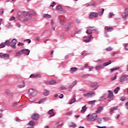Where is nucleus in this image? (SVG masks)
<instances>
[{
  "mask_svg": "<svg viewBox=\"0 0 128 128\" xmlns=\"http://www.w3.org/2000/svg\"><path fill=\"white\" fill-rule=\"evenodd\" d=\"M86 116L88 122H94L98 118V115L96 113H94L92 114H89Z\"/></svg>",
  "mask_w": 128,
  "mask_h": 128,
  "instance_id": "1",
  "label": "nucleus"
},
{
  "mask_svg": "<svg viewBox=\"0 0 128 128\" xmlns=\"http://www.w3.org/2000/svg\"><path fill=\"white\" fill-rule=\"evenodd\" d=\"M23 16H24L25 18L23 19V22H26L28 20H32V16L28 14V12H23Z\"/></svg>",
  "mask_w": 128,
  "mask_h": 128,
  "instance_id": "2",
  "label": "nucleus"
},
{
  "mask_svg": "<svg viewBox=\"0 0 128 128\" xmlns=\"http://www.w3.org/2000/svg\"><path fill=\"white\" fill-rule=\"evenodd\" d=\"M96 96V92L94 91H92V92H88L86 94H84V98H92L93 96Z\"/></svg>",
  "mask_w": 128,
  "mask_h": 128,
  "instance_id": "3",
  "label": "nucleus"
},
{
  "mask_svg": "<svg viewBox=\"0 0 128 128\" xmlns=\"http://www.w3.org/2000/svg\"><path fill=\"white\" fill-rule=\"evenodd\" d=\"M88 30L86 32V34H92L93 30H98V29L96 28V27L92 26H88L87 28Z\"/></svg>",
  "mask_w": 128,
  "mask_h": 128,
  "instance_id": "4",
  "label": "nucleus"
},
{
  "mask_svg": "<svg viewBox=\"0 0 128 128\" xmlns=\"http://www.w3.org/2000/svg\"><path fill=\"white\" fill-rule=\"evenodd\" d=\"M128 75L126 74H123L120 78V82H126V80H128Z\"/></svg>",
  "mask_w": 128,
  "mask_h": 128,
  "instance_id": "5",
  "label": "nucleus"
},
{
  "mask_svg": "<svg viewBox=\"0 0 128 128\" xmlns=\"http://www.w3.org/2000/svg\"><path fill=\"white\" fill-rule=\"evenodd\" d=\"M90 86L91 88H96L94 89V90H96V88L100 87V85H98V82H92L90 84Z\"/></svg>",
  "mask_w": 128,
  "mask_h": 128,
  "instance_id": "6",
  "label": "nucleus"
},
{
  "mask_svg": "<svg viewBox=\"0 0 128 128\" xmlns=\"http://www.w3.org/2000/svg\"><path fill=\"white\" fill-rule=\"evenodd\" d=\"M16 42H18V40L16 38H14L10 42V45L12 48H16Z\"/></svg>",
  "mask_w": 128,
  "mask_h": 128,
  "instance_id": "7",
  "label": "nucleus"
},
{
  "mask_svg": "<svg viewBox=\"0 0 128 128\" xmlns=\"http://www.w3.org/2000/svg\"><path fill=\"white\" fill-rule=\"evenodd\" d=\"M29 94L32 96H35L36 95V92L33 88H30L28 90Z\"/></svg>",
  "mask_w": 128,
  "mask_h": 128,
  "instance_id": "8",
  "label": "nucleus"
},
{
  "mask_svg": "<svg viewBox=\"0 0 128 128\" xmlns=\"http://www.w3.org/2000/svg\"><path fill=\"white\" fill-rule=\"evenodd\" d=\"M118 108V106L112 107L109 109L110 114H112L114 110H117Z\"/></svg>",
  "mask_w": 128,
  "mask_h": 128,
  "instance_id": "9",
  "label": "nucleus"
},
{
  "mask_svg": "<svg viewBox=\"0 0 128 128\" xmlns=\"http://www.w3.org/2000/svg\"><path fill=\"white\" fill-rule=\"evenodd\" d=\"M98 12H91L89 16L90 18H98Z\"/></svg>",
  "mask_w": 128,
  "mask_h": 128,
  "instance_id": "10",
  "label": "nucleus"
},
{
  "mask_svg": "<svg viewBox=\"0 0 128 128\" xmlns=\"http://www.w3.org/2000/svg\"><path fill=\"white\" fill-rule=\"evenodd\" d=\"M22 52L24 54H26V56H28L30 54V50L28 49H22Z\"/></svg>",
  "mask_w": 128,
  "mask_h": 128,
  "instance_id": "11",
  "label": "nucleus"
},
{
  "mask_svg": "<svg viewBox=\"0 0 128 128\" xmlns=\"http://www.w3.org/2000/svg\"><path fill=\"white\" fill-rule=\"evenodd\" d=\"M108 94H103V96H102L100 98V100H100V102H102V100H106V98H108Z\"/></svg>",
  "mask_w": 128,
  "mask_h": 128,
  "instance_id": "12",
  "label": "nucleus"
},
{
  "mask_svg": "<svg viewBox=\"0 0 128 128\" xmlns=\"http://www.w3.org/2000/svg\"><path fill=\"white\" fill-rule=\"evenodd\" d=\"M108 94L107 95V98H114V93L110 90L108 91Z\"/></svg>",
  "mask_w": 128,
  "mask_h": 128,
  "instance_id": "13",
  "label": "nucleus"
},
{
  "mask_svg": "<svg viewBox=\"0 0 128 128\" xmlns=\"http://www.w3.org/2000/svg\"><path fill=\"white\" fill-rule=\"evenodd\" d=\"M2 58H4L6 60H10V54H4L2 56Z\"/></svg>",
  "mask_w": 128,
  "mask_h": 128,
  "instance_id": "14",
  "label": "nucleus"
},
{
  "mask_svg": "<svg viewBox=\"0 0 128 128\" xmlns=\"http://www.w3.org/2000/svg\"><path fill=\"white\" fill-rule=\"evenodd\" d=\"M43 96H50V90H48L47 89H44Z\"/></svg>",
  "mask_w": 128,
  "mask_h": 128,
  "instance_id": "15",
  "label": "nucleus"
},
{
  "mask_svg": "<svg viewBox=\"0 0 128 128\" xmlns=\"http://www.w3.org/2000/svg\"><path fill=\"white\" fill-rule=\"evenodd\" d=\"M122 16L123 20H126V18H128V12H125L123 13L122 14Z\"/></svg>",
  "mask_w": 128,
  "mask_h": 128,
  "instance_id": "16",
  "label": "nucleus"
},
{
  "mask_svg": "<svg viewBox=\"0 0 128 128\" xmlns=\"http://www.w3.org/2000/svg\"><path fill=\"white\" fill-rule=\"evenodd\" d=\"M104 8H100L98 10V16H102L104 14Z\"/></svg>",
  "mask_w": 128,
  "mask_h": 128,
  "instance_id": "17",
  "label": "nucleus"
},
{
  "mask_svg": "<svg viewBox=\"0 0 128 128\" xmlns=\"http://www.w3.org/2000/svg\"><path fill=\"white\" fill-rule=\"evenodd\" d=\"M39 117L40 116H38V114H33L31 116L32 120H38Z\"/></svg>",
  "mask_w": 128,
  "mask_h": 128,
  "instance_id": "18",
  "label": "nucleus"
},
{
  "mask_svg": "<svg viewBox=\"0 0 128 128\" xmlns=\"http://www.w3.org/2000/svg\"><path fill=\"white\" fill-rule=\"evenodd\" d=\"M77 82H76V80H75L72 83V85L70 86L69 87V89H68L69 92H72V90H70V88H74V86L76 84Z\"/></svg>",
  "mask_w": 128,
  "mask_h": 128,
  "instance_id": "19",
  "label": "nucleus"
},
{
  "mask_svg": "<svg viewBox=\"0 0 128 128\" xmlns=\"http://www.w3.org/2000/svg\"><path fill=\"white\" fill-rule=\"evenodd\" d=\"M95 68L96 70H97L98 72H100V70L104 68V66H102V65H98L96 66Z\"/></svg>",
  "mask_w": 128,
  "mask_h": 128,
  "instance_id": "20",
  "label": "nucleus"
},
{
  "mask_svg": "<svg viewBox=\"0 0 128 128\" xmlns=\"http://www.w3.org/2000/svg\"><path fill=\"white\" fill-rule=\"evenodd\" d=\"M92 38H94V37H92V35H90L88 38V39L84 40V42H90V40H92Z\"/></svg>",
  "mask_w": 128,
  "mask_h": 128,
  "instance_id": "21",
  "label": "nucleus"
},
{
  "mask_svg": "<svg viewBox=\"0 0 128 128\" xmlns=\"http://www.w3.org/2000/svg\"><path fill=\"white\" fill-rule=\"evenodd\" d=\"M104 108L102 106H99L97 108V110L96 112V114H100V112L102 111Z\"/></svg>",
  "mask_w": 128,
  "mask_h": 128,
  "instance_id": "22",
  "label": "nucleus"
},
{
  "mask_svg": "<svg viewBox=\"0 0 128 128\" xmlns=\"http://www.w3.org/2000/svg\"><path fill=\"white\" fill-rule=\"evenodd\" d=\"M105 30L108 32H112V30H114V28L110 26H106L105 27Z\"/></svg>",
  "mask_w": 128,
  "mask_h": 128,
  "instance_id": "23",
  "label": "nucleus"
},
{
  "mask_svg": "<svg viewBox=\"0 0 128 128\" xmlns=\"http://www.w3.org/2000/svg\"><path fill=\"white\" fill-rule=\"evenodd\" d=\"M42 76L38 74H36L35 75H34V74H32L30 78H41Z\"/></svg>",
  "mask_w": 128,
  "mask_h": 128,
  "instance_id": "24",
  "label": "nucleus"
},
{
  "mask_svg": "<svg viewBox=\"0 0 128 128\" xmlns=\"http://www.w3.org/2000/svg\"><path fill=\"white\" fill-rule=\"evenodd\" d=\"M78 70V68H70V74H74L75 72H76Z\"/></svg>",
  "mask_w": 128,
  "mask_h": 128,
  "instance_id": "25",
  "label": "nucleus"
},
{
  "mask_svg": "<svg viewBox=\"0 0 128 128\" xmlns=\"http://www.w3.org/2000/svg\"><path fill=\"white\" fill-rule=\"evenodd\" d=\"M17 18L20 20H24V18H22V13L20 12H18V15L17 16Z\"/></svg>",
  "mask_w": 128,
  "mask_h": 128,
  "instance_id": "26",
  "label": "nucleus"
},
{
  "mask_svg": "<svg viewBox=\"0 0 128 128\" xmlns=\"http://www.w3.org/2000/svg\"><path fill=\"white\" fill-rule=\"evenodd\" d=\"M48 114H50V118L51 116H54V110L52 109L51 110H49L48 112Z\"/></svg>",
  "mask_w": 128,
  "mask_h": 128,
  "instance_id": "27",
  "label": "nucleus"
},
{
  "mask_svg": "<svg viewBox=\"0 0 128 128\" xmlns=\"http://www.w3.org/2000/svg\"><path fill=\"white\" fill-rule=\"evenodd\" d=\"M12 28V24H10V22H8L6 26H5V28L6 30H8V28Z\"/></svg>",
  "mask_w": 128,
  "mask_h": 128,
  "instance_id": "28",
  "label": "nucleus"
},
{
  "mask_svg": "<svg viewBox=\"0 0 128 128\" xmlns=\"http://www.w3.org/2000/svg\"><path fill=\"white\" fill-rule=\"evenodd\" d=\"M68 126L72 128H76V124L74 122H71L70 124H68Z\"/></svg>",
  "mask_w": 128,
  "mask_h": 128,
  "instance_id": "29",
  "label": "nucleus"
},
{
  "mask_svg": "<svg viewBox=\"0 0 128 128\" xmlns=\"http://www.w3.org/2000/svg\"><path fill=\"white\" fill-rule=\"evenodd\" d=\"M43 17L46 18H50L52 16L50 14H44Z\"/></svg>",
  "mask_w": 128,
  "mask_h": 128,
  "instance_id": "30",
  "label": "nucleus"
},
{
  "mask_svg": "<svg viewBox=\"0 0 128 128\" xmlns=\"http://www.w3.org/2000/svg\"><path fill=\"white\" fill-rule=\"evenodd\" d=\"M112 64V61L109 60L107 62L104 63L102 66H108L109 64Z\"/></svg>",
  "mask_w": 128,
  "mask_h": 128,
  "instance_id": "31",
  "label": "nucleus"
},
{
  "mask_svg": "<svg viewBox=\"0 0 128 128\" xmlns=\"http://www.w3.org/2000/svg\"><path fill=\"white\" fill-rule=\"evenodd\" d=\"M88 104H90L91 106H94V104L96 103V100L89 101L88 102Z\"/></svg>",
  "mask_w": 128,
  "mask_h": 128,
  "instance_id": "32",
  "label": "nucleus"
},
{
  "mask_svg": "<svg viewBox=\"0 0 128 128\" xmlns=\"http://www.w3.org/2000/svg\"><path fill=\"white\" fill-rule=\"evenodd\" d=\"M22 54H23L22 50H21L20 52H17L16 54V56H22Z\"/></svg>",
  "mask_w": 128,
  "mask_h": 128,
  "instance_id": "33",
  "label": "nucleus"
},
{
  "mask_svg": "<svg viewBox=\"0 0 128 128\" xmlns=\"http://www.w3.org/2000/svg\"><path fill=\"white\" fill-rule=\"evenodd\" d=\"M18 88H22L26 86V84H24V82H23V84H19L18 86Z\"/></svg>",
  "mask_w": 128,
  "mask_h": 128,
  "instance_id": "34",
  "label": "nucleus"
},
{
  "mask_svg": "<svg viewBox=\"0 0 128 128\" xmlns=\"http://www.w3.org/2000/svg\"><path fill=\"white\" fill-rule=\"evenodd\" d=\"M49 84H50L53 86L54 84H56V81L54 80H52L50 81Z\"/></svg>",
  "mask_w": 128,
  "mask_h": 128,
  "instance_id": "35",
  "label": "nucleus"
},
{
  "mask_svg": "<svg viewBox=\"0 0 128 128\" xmlns=\"http://www.w3.org/2000/svg\"><path fill=\"white\" fill-rule=\"evenodd\" d=\"M46 100V98H44L42 99H41L39 100L38 104H42V102H44Z\"/></svg>",
  "mask_w": 128,
  "mask_h": 128,
  "instance_id": "36",
  "label": "nucleus"
},
{
  "mask_svg": "<svg viewBox=\"0 0 128 128\" xmlns=\"http://www.w3.org/2000/svg\"><path fill=\"white\" fill-rule=\"evenodd\" d=\"M76 102V98H73L70 102V104H74V102Z\"/></svg>",
  "mask_w": 128,
  "mask_h": 128,
  "instance_id": "37",
  "label": "nucleus"
},
{
  "mask_svg": "<svg viewBox=\"0 0 128 128\" xmlns=\"http://www.w3.org/2000/svg\"><path fill=\"white\" fill-rule=\"evenodd\" d=\"M120 90V87H117L114 90V94H116L118 92V90Z\"/></svg>",
  "mask_w": 128,
  "mask_h": 128,
  "instance_id": "38",
  "label": "nucleus"
},
{
  "mask_svg": "<svg viewBox=\"0 0 128 128\" xmlns=\"http://www.w3.org/2000/svg\"><path fill=\"white\" fill-rule=\"evenodd\" d=\"M28 124L29 126H34L36 124V122H34V120L30 121V122H28Z\"/></svg>",
  "mask_w": 128,
  "mask_h": 128,
  "instance_id": "39",
  "label": "nucleus"
},
{
  "mask_svg": "<svg viewBox=\"0 0 128 128\" xmlns=\"http://www.w3.org/2000/svg\"><path fill=\"white\" fill-rule=\"evenodd\" d=\"M86 110V106H84L82 108V109L81 110V112H84Z\"/></svg>",
  "mask_w": 128,
  "mask_h": 128,
  "instance_id": "40",
  "label": "nucleus"
},
{
  "mask_svg": "<svg viewBox=\"0 0 128 128\" xmlns=\"http://www.w3.org/2000/svg\"><path fill=\"white\" fill-rule=\"evenodd\" d=\"M62 6L60 5H58L56 6V10H58L59 12H60L62 10Z\"/></svg>",
  "mask_w": 128,
  "mask_h": 128,
  "instance_id": "41",
  "label": "nucleus"
},
{
  "mask_svg": "<svg viewBox=\"0 0 128 128\" xmlns=\"http://www.w3.org/2000/svg\"><path fill=\"white\" fill-rule=\"evenodd\" d=\"M113 16H114V14L112 12H110L108 14V18H112Z\"/></svg>",
  "mask_w": 128,
  "mask_h": 128,
  "instance_id": "42",
  "label": "nucleus"
},
{
  "mask_svg": "<svg viewBox=\"0 0 128 128\" xmlns=\"http://www.w3.org/2000/svg\"><path fill=\"white\" fill-rule=\"evenodd\" d=\"M56 126H58V128H60V126H62V123H60V122H58L56 123Z\"/></svg>",
  "mask_w": 128,
  "mask_h": 128,
  "instance_id": "43",
  "label": "nucleus"
},
{
  "mask_svg": "<svg viewBox=\"0 0 128 128\" xmlns=\"http://www.w3.org/2000/svg\"><path fill=\"white\" fill-rule=\"evenodd\" d=\"M5 44L6 46H10V40H6L5 42Z\"/></svg>",
  "mask_w": 128,
  "mask_h": 128,
  "instance_id": "44",
  "label": "nucleus"
},
{
  "mask_svg": "<svg viewBox=\"0 0 128 128\" xmlns=\"http://www.w3.org/2000/svg\"><path fill=\"white\" fill-rule=\"evenodd\" d=\"M6 46V44L4 43H1L0 44V48H4Z\"/></svg>",
  "mask_w": 128,
  "mask_h": 128,
  "instance_id": "45",
  "label": "nucleus"
},
{
  "mask_svg": "<svg viewBox=\"0 0 128 128\" xmlns=\"http://www.w3.org/2000/svg\"><path fill=\"white\" fill-rule=\"evenodd\" d=\"M19 102H15L14 103L12 104V106H18V104Z\"/></svg>",
  "mask_w": 128,
  "mask_h": 128,
  "instance_id": "46",
  "label": "nucleus"
},
{
  "mask_svg": "<svg viewBox=\"0 0 128 128\" xmlns=\"http://www.w3.org/2000/svg\"><path fill=\"white\" fill-rule=\"evenodd\" d=\"M88 64H85L84 65V67H82V68H80V70H84V68H88Z\"/></svg>",
  "mask_w": 128,
  "mask_h": 128,
  "instance_id": "47",
  "label": "nucleus"
},
{
  "mask_svg": "<svg viewBox=\"0 0 128 128\" xmlns=\"http://www.w3.org/2000/svg\"><path fill=\"white\" fill-rule=\"evenodd\" d=\"M16 20V18L14 16H12L11 18H9L10 22H12V20Z\"/></svg>",
  "mask_w": 128,
  "mask_h": 128,
  "instance_id": "48",
  "label": "nucleus"
},
{
  "mask_svg": "<svg viewBox=\"0 0 128 128\" xmlns=\"http://www.w3.org/2000/svg\"><path fill=\"white\" fill-rule=\"evenodd\" d=\"M96 62H104V59H100L96 61Z\"/></svg>",
  "mask_w": 128,
  "mask_h": 128,
  "instance_id": "49",
  "label": "nucleus"
},
{
  "mask_svg": "<svg viewBox=\"0 0 128 128\" xmlns=\"http://www.w3.org/2000/svg\"><path fill=\"white\" fill-rule=\"evenodd\" d=\"M60 12H62V14H66V10L62 8L61 9V10H60Z\"/></svg>",
  "mask_w": 128,
  "mask_h": 128,
  "instance_id": "50",
  "label": "nucleus"
},
{
  "mask_svg": "<svg viewBox=\"0 0 128 128\" xmlns=\"http://www.w3.org/2000/svg\"><path fill=\"white\" fill-rule=\"evenodd\" d=\"M106 50L107 51V52H110V50H112V48H110V47H109L108 48H106Z\"/></svg>",
  "mask_w": 128,
  "mask_h": 128,
  "instance_id": "51",
  "label": "nucleus"
},
{
  "mask_svg": "<svg viewBox=\"0 0 128 128\" xmlns=\"http://www.w3.org/2000/svg\"><path fill=\"white\" fill-rule=\"evenodd\" d=\"M102 120L100 118H98V119H97V122H98L99 124H100L102 122Z\"/></svg>",
  "mask_w": 128,
  "mask_h": 128,
  "instance_id": "52",
  "label": "nucleus"
},
{
  "mask_svg": "<svg viewBox=\"0 0 128 128\" xmlns=\"http://www.w3.org/2000/svg\"><path fill=\"white\" fill-rule=\"evenodd\" d=\"M30 14H31L32 16H36V13L34 12H30Z\"/></svg>",
  "mask_w": 128,
  "mask_h": 128,
  "instance_id": "53",
  "label": "nucleus"
},
{
  "mask_svg": "<svg viewBox=\"0 0 128 128\" xmlns=\"http://www.w3.org/2000/svg\"><path fill=\"white\" fill-rule=\"evenodd\" d=\"M117 76H118L116 75H115V76L114 77L111 78L112 80H116Z\"/></svg>",
  "mask_w": 128,
  "mask_h": 128,
  "instance_id": "54",
  "label": "nucleus"
},
{
  "mask_svg": "<svg viewBox=\"0 0 128 128\" xmlns=\"http://www.w3.org/2000/svg\"><path fill=\"white\" fill-rule=\"evenodd\" d=\"M60 24L64 26V20H60Z\"/></svg>",
  "mask_w": 128,
  "mask_h": 128,
  "instance_id": "55",
  "label": "nucleus"
},
{
  "mask_svg": "<svg viewBox=\"0 0 128 128\" xmlns=\"http://www.w3.org/2000/svg\"><path fill=\"white\" fill-rule=\"evenodd\" d=\"M56 3L55 2H53L50 5V6H51V8H54V6H56Z\"/></svg>",
  "mask_w": 128,
  "mask_h": 128,
  "instance_id": "56",
  "label": "nucleus"
},
{
  "mask_svg": "<svg viewBox=\"0 0 128 128\" xmlns=\"http://www.w3.org/2000/svg\"><path fill=\"white\" fill-rule=\"evenodd\" d=\"M126 97L124 96H122L120 98V100H122V102H124V100H126Z\"/></svg>",
  "mask_w": 128,
  "mask_h": 128,
  "instance_id": "57",
  "label": "nucleus"
},
{
  "mask_svg": "<svg viewBox=\"0 0 128 128\" xmlns=\"http://www.w3.org/2000/svg\"><path fill=\"white\" fill-rule=\"evenodd\" d=\"M25 40L26 42H28V44H30V42H32V40L30 39H26Z\"/></svg>",
  "mask_w": 128,
  "mask_h": 128,
  "instance_id": "58",
  "label": "nucleus"
},
{
  "mask_svg": "<svg viewBox=\"0 0 128 128\" xmlns=\"http://www.w3.org/2000/svg\"><path fill=\"white\" fill-rule=\"evenodd\" d=\"M60 90H66V88L64 86H62L60 87Z\"/></svg>",
  "mask_w": 128,
  "mask_h": 128,
  "instance_id": "59",
  "label": "nucleus"
},
{
  "mask_svg": "<svg viewBox=\"0 0 128 128\" xmlns=\"http://www.w3.org/2000/svg\"><path fill=\"white\" fill-rule=\"evenodd\" d=\"M72 114V112L70 111V112H67V116H70V114Z\"/></svg>",
  "mask_w": 128,
  "mask_h": 128,
  "instance_id": "60",
  "label": "nucleus"
},
{
  "mask_svg": "<svg viewBox=\"0 0 128 128\" xmlns=\"http://www.w3.org/2000/svg\"><path fill=\"white\" fill-rule=\"evenodd\" d=\"M60 98H64V94H61L59 96Z\"/></svg>",
  "mask_w": 128,
  "mask_h": 128,
  "instance_id": "61",
  "label": "nucleus"
},
{
  "mask_svg": "<svg viewBox=\"0 0 128 128\" xmlns=\"http://www.w3.org/2000/svg\"><path fill=\"white\" fill-rule=\"evenodd\" d=\"M50 24H51V26H54V20H51Z\"/></svg>",
  "mask_w": 128,
  "mask_h": 128,
  "instance_id": "62",
  "label": "nucleus"
},
{
  "mask_svg": "<svg viewBox=\"0 0 128 128\" xmlns=\"http://www.w3.org/2000/svg\"><path fill=\"white\" fill-rule=\"evenodd\" d=\"M16 26H18V28H20V24L19 23H16Z\"/></svg>",
  "mask_w": 128,
  "mask_h": 128,
  "instance_id": "63",
  "label": "nucleus"
},
{
  "mask_svg": "<svg viewBox=\"0 0 128 128\" xmlns=\"http://www.w3.org/2000/svg\"><path fill=\"white\" fill-rule=\"evenodd\" d=\"M125 48H126V50H128V44H126V45H125Z\"/></svg>",
  "mask_w": 128,
  "mask_h": 128,
  "instance_id": "64",
  "label": "nucleus"
}]
</instances>
